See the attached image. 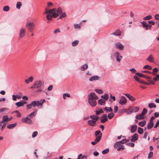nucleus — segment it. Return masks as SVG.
<instances>
[{"label": "nucleus", "mask_w": 159, "mask_h": 159, "mask_svg": "<svg viewBox=\"0 0 159 159\" xmlns=\"http://www.w3.org/2000/svg\"><path fill=\"white\" fill-rule=\"evenodd\" d=\"M44 14H48L46 16L47 20H51L52 18H56L59 16L58 19H62L66 16V14L63 12L62 9L61 7H58L57 9L53 8L51 10H48L47 8L45 9Z\"/></svg>", "instance_id": "obj_1"}, {"label": "nucleus", "mask_w": 159, "mask_h": 159, "mask_svg": "<svg viewBox=\"0 0 159 159\" xmlns=\"http://www.w3.org/2000/svg\"><path fill=\"white\" fill-rule=\"evenodd\" d=\"M98 99V97L94 92H92L88 95V101L90 105L92 107L96 106L97 104L96 100Z\"/></svg>", "instance_id": "obj_2"}, {"label": "nucleus", "mask_w": 159, "mask_h": 159, "mask_svg": "<svg viewBox=\"0 0 159 159\" xmlns=\"http://www.w3.org/2000/svg\"><path fill=\"white\" fill-rule=\"evenodd\" d=\"M44 84V82L41 80H38L34 83L31 86V88L34 89V88H40Z\"/></svg>", "instance_id": "obj_3"}, {"label": "nucleus", "mask_w": 159, "mask_h": 159, "mask_svg": "<svg viewBox=\"0 0 159 159\" xmlns=\"http://www.w3.org/2000/svg\"><path fill=\"white\" fill-rule=\"evenodd\" d=\"M148 22V24H147L146 22H143L142 23L143 26L144 27L146 28V30H147L148 27H149L150 28L151 25H150L149 24H151L153 25L155 23L154 22L152 21L149 20Z\"/></svg>", "instance_id": "obj_4"}, {"label": "nucleus", "mask_w": 159, "mask_h": 159, "mask_svg": "<svg viewBox=\"0 0 159 159\" xmlns=\"http://www.w3.org/2000/svg\"><path fill=\"white\" fill-rule=\"evenodd\" d=\"M25 29L24 28H21L20 30L19 39H20L23 38L25 35Z\"/></svg>", "instance_id": "obj_5"}, {"label": "nucleus", "mask_w": 159, "mask_h": 159, "mask_svg": "<svg viewBox=\"0 0 159 159\" xmlns=\"http://www.w3.org/2000/svg\"><path fill=\"white\" fill-rule=\"evenodd\" d=\"M26 26L30 31L33 30L35 27V25L33 22H27Z\"/></svg>", "instance_id": "obj_6"}, {"label": "nucleus", "mask_w": 159, "mask_h": 159, "mask_svg": "<svg viewBox=\"0 0 159 159\" xmlns=\"http://www.w3.org/2000/svg\"><path fill=\"white\" fill-rule=\"evenodd\" d=\"M46 101L44 99L40 100L39 101H36V107H41L42 106V104L45 102Z\"/></svg>", "instance_id": "obj_7"}, {"label": "nucleus", "mask_w": 159, "mask_h": 159, "mask_svg": "<svg viewBox=\"0 0 159 159\" xmlns=\"http://www.w3.org/2000/svg\"><path fill=\"white\" fill-rule=\"evenodd\" d=\"M115 55L116 57L117 61L120 62L122 58V56H120V53L118 52H116L115 54Z\"/></svg>", "instance_id": "obj_8"}, {"label": "nucleus", "mask_w": 159, "mask_h": 159, "mask_svg": "<svg viewBox=\"0 0 159 159\" xmlns=\"http://www.w3.org/2000/svg\"><path fill=\"white\" fill-rule=\"evenodd\" d=\"M36 101H33L30 104L27 105V109L29 110L31 108L32 106L34 107H36Z\"/></svg>", "instance_id": "obj_9"}, {"label": "nucleus", "mask_w": 159, "mask_h": 159, "mask_svg": "<svg viewBox=\"0 0 159 159\" xmlns=\"http://www.w3.org/2000/svg\"><path fill=\"white\" fill-rule=\"evenodd\" d=\"M108 120L107 115L106 114H104L101 118V122L104 123Z\"/></svg>", "instance_id": "obj_10"}, {"label": "nucleus", "mask_w": 159, "mask_h": 159, "mask_svg": "<svg viewBox=\"0 0 159 159\" xmlns=\"http://www.w3.org/2000/svg\"><path fill=\"white\" fill-rule=\"evenodd\" d=\"M126 103V100L124 96L121 97L119 103L121 105H124Z\"/></svg>", "instance_id": "obj_11"}, {"label": "nucleus", "mask_w": 159, "mask_h": 159, "mask_svg": "<svg viewBox=\"0 0 159 159\" xmlns=\"http://www.w3.org/2000/svg\"><path fill=\"white\" fill-rule=\"evenodd\" d=\"M100 77L98 75H95L90 77L89 80L90 81H92L94 80H98L100 79Z\"/></svg>", "instance_id": "obj_12"}, {"label": "nucleus", "mask_w": 159, "mask_h": 159, "mask_svg": "<svg viewBox=\"0 0 159 159\" xmlns=\"http://www.w3.org/2000/svg\"><path fill=\"white\" fill-rule=\"evenodd\" d=\"M130 140L132 142H134L137 140L138 139V134L136 133L134 134L131 136Z\"/></svg>", "instance_id": "obj_13"}, {"label": "nucleus", "mask_w": 159, "mask_h": 159, "mask_svg": "<svg viewBox=\"0 0 159 159\" xmlns=\"http://www.w3.org/2000/svg\"><path fill=\"white\" fill-rule=\"evenodd\" d=\"M87 123L89 125L94 126L96 124V122L93 120H89L88 121Z\"/></svg>", "instance_id": "obj_14"}, {"label": "nucleus", "mask_w": 159, "mask_h": 159, "mask_svg": "<svg viewBox=\"0 0 159 159\" xmlns=\"http://www.w3.org/2000/svg\"><path fill=\"white\" fill-rule=\"evenodd\" d=\"M26 102L23 101H20L19 102L16 103V105L18 107L23 106L24 104H25Z\"/></svg>", "instance_id": "obj_15"}, {"label": "nucleus", "mask_w": 159, "mask_h": 159, "mask_svg": "<svg viewBox=\"0 0 159 159\" xmlns=\"http://www.w3.org/2000/svg\"><path fill=\"white\" fill-rule=\"evenodd\" d=\"M146 60L151 62H153L154 61V57L152 55H150L147 58Z\"/></svg>", "instance_id": "obj_16"}, {"label": "nucleus", "mask_w": 159, "mask_h": 159, "mask_svg": "<svg viewBox=\"0 0 159 159\" xmlns=\"http://www.w3.org/2000/svg\"><path fill=\"white\" fill-rule=\"evenodd\" d=\"M34 80V77L32 76H30L27 79L25 80V82L27 84H28L30 82H32Z\"/></svg>", "instance_id": "obj_17"}, {"label": "nucleus", "mask_w": 159, "mask_h": 159, "mask_svg": "<svg viewBox=\"0 0 159 159\" xmlns=\"http://www.w3.org/2000/svg\"><path fill=\"white\" fill-rule=\"evenodd\" d=\"M116 46L117 48L120 50H122L124 48L123 46L119 42H118L116 43Z\"/></svg>", "instance_id": "obj_18"}, {"label": "nucleus", "mask_w": 159, "mask_h": 159, "mask_svg": "<svg viewBox=\"0 0 159 159\" xmlns=\"http://www.w3.org/2000/svg\"><path fill=\"white\" fill-rule=\"evenodd\" d=\"M90 118L91 120L95 121L96 122L98 120V117L96 115H92L90 116Z\"/></svg>", "instance_id": "obj_19"}, {"label": "nucleus", "mask_w": 159, "mask_h": 159, "mask_svg": "<svg viewBox=\"0 0 159 159\" xmlns=\"http://www.w3.org/2000/svg\"><path fill=\"white\" fill-rule=\"evenodd\" d=\"M125 95L131 101H135V98L130 94L128 93H126L125 94Z\"/></svg>", "instance_id": "obj_20"}, {"label": "nucleus", "mask_w": 159, "mask_h": 159, "mask_svg": "<svg viewBox=\"0 0 159 159\" xmlns=\"http://www.w3.org/2000/svg\"><path fill=\"white\" fill-rule=\"evenodd\" d=\"M145 78L147 79V80L148 81H149L151 84H154L155 83L154 82L152 81V80H151V78L150 77L148 76L145 75Z\"/></svg>", "instance_id": "obj_21"}, {"label": "nucleus", "mask_w": 159, "mask_h": 159, "mask_svg": "<svg viewBox=\"0 0 159 159\" xmlns=\"http://www.w3.org/2000/svg\"><path fill=\"white\" fill-rule=\"evenodd\" d=\"M137 126L136 125H134L131 127V131L132 133L134 132L136 130Z\"/></svg>", "instance_id": "obj_22"}, {"label": "nucleus", "mask_w": 159, "mask_h": 159, "mask_svg": "<svg viewBox=\"0 0 159 159\" xmlns=\"http://www.w3.org/2000/svg\"><path fill=\"white\" fill-rule=\"evenodd\" d=\"M153 126V122H149L148 124L147 125V129H151Z\"/></svg>", "instance_id": "obj_23"}, {"label": "nucleus", "mask_w": 159, "mask_h": 159, "mask_svg": "<svg viewBox=\"0 0 159 159\" xmlns=\"http://www.w3.org/2000/svg\"><path fill=\"white\" fill-rule=\"evenodd\" d=\"M16 125V123H14L9 125L7 126V128L9 129H11L15 127Z\"/></svg>", "instance_id": "obj_24"}, {"label": "nucleus", "mask_w": 159, "mask_h": 159, "mask_svg": "<svg viewBox=\"0 0 159 159\" xmlns=\"http://www.w3.org/2000/svg\"><path fill=\"white\" fill-rule=\"evenodd\" d=\"M98 103L101 105H104L105 103V101L103 99H100L98 101Z\"/></svg>", "instance_id": "obj_25"}, {"label": "nucleus", "mask_w": 159, "mask_h": 159, "mask_svg": "<svg viewBox=\"0 0 159 159\" xmlns=\"http://www.w3.org/2000/svg\"><path fill=\"white\" fill-rule=\"evenodd\" d=\"M88 68V66L86 64H85L83 66L81 67V70L82 71H84Z\"/></svg>", "instance_id": "obj_26"}, {"label": "nucleus", "mask_w": 159, "mask_h": 159, "mask_svg": "<svg viewBox=\"0 0 159 159\" xmlns=\"http://www.w3.org/2000/svg\"><path fill=\"white\" fill-rule=\"evenodd\" d=\"M78 158L76 159H86L87 157L85 156H82V154H80L78 156Z\"/></svg>", "instance_id": "obj_27"}, {"label": "nucleus", "mask_w": 159, "mask_h": 159, "mask_svg": "<svg viewBox=\"0 0 159 159\" xmlns=\"http://www.w3.org/2000/svg\"><path fill=\"white\" fill-rule=\"evenodd\" d=\"M136 118L138 120H141L143 119L144 118V116L141 113L137 115L136 116Z\"/></svg>", "instance_id": "obj_28"}, {"label": "nucleus", "mask_w": 159, "mask_h": 159, "mask_svg": "<svg viewBox=\"0 0 159 159\" xmlns=\"http://www.w3.org/2000/svg\"><path fill=\"white\" fill-rule=\"evenodd\" d=\"M102 134H101L100 135H99L98 136L96 137V139L95 141L96 142V143H98L102 137Z\"/></svg>", "instance_id": "obj_29"}, {"label": "nucleus", "mask_w": 159, "mask_h": 159, "mask_svg": "<svg viewBox=\"0 0 159 159\" xmlns=\"http://www.w3.org/2000/svg\"><path fill=\"white\" fill-rule=\"evenodd\" d=\"M101 98H103L104 100L105 101H107L109 97V95L107 94H105V95H102L101 96Z\"/></svg>", "instance_id": "obj_30"}, {"label": "nucleus", "mask_w": 159, "mask_h": 159, "mask_svg": "<svg viewBox=\"0 0 159 159\" xmlns=\"http://www.w3.org/2000/svg\"><path fill=\"white\" fill-rule=\"evenodd\" d=\"M96 112V116H98L100 114L103 113L104 111L102 109H100L99 111L96 110L95 111Z\"/></svg>", "instance_id": "obj_31"}, {"label": "nucleus", "mask_w": 159, "mask_h": 159, "mask_svg": "<svg viewBox=\"0 0 159 159\" xmlns=\"http://www.w3.org/2000/svg\"><path fill=\"white\" fill-rule=\"evenodd\" d=\"M121 34L120 31L119 30H117L115 31L114 33H112V34L115 35L116 36L120 35Z\"/></svg>", "instance_id": "obj_32"}, {"label": "nucleus", "mask_w": 159, "mask_h": 159, "mask_svg": "<svg viewBox=\"0 0 159 159\" xmlns=\"http://www.w3.org/2000/svg\"><path fill=\"white\" fill-rule=\"evenodd\" d=\"M104 110L107 111V112L111 111L112 109L111 107H106L104 108Z\"/></svg>", "instance_id": "obj_33"}, {"label": "nucleus", "mask_w": 159, "mask_h": 159, "mask_svg": "<svg viewBox=\"0 0 159 159\" xmlns=\"http://www.w3.org/2000/svg\"><path fill=\"white\" fill-rule=\"evenodd\" d=\"M22 5V4L20 2H17L16 4V7L18 9H20Z\"/></svg>", "instance_id": "obj_34"}, {"label": "nucleus", "mask_w": 159, "mask_h": 159, "mask_svg": "<svg viewBox=\"0 0 159 159\" xmlns=\"http://www.w3.org/2000/svg\"><path fill=\"white\" fill-rule=\"evenodd\" d=\"M139 110V107H133V108L132 111H133V112H136L138 111Z\"/></svg>", "instance_id": "obj_35"}, {"label": "nucleus", "mask_w": 159, "mask_h": 159, "mask_svg": "<svg viewBox=\"0 0 159 159\" xmlns=\"http://www.w3.org/2000/svg\"><path fill=\"white\" fill-rule=\"evenodd\" d=\"M94 91L96 93L99 94H102L103 93V91L102 90L100 89H95Z\"/></svg>", "instance_id": "obj_36"}, {"label": "nucleus", "mask_w": 159, "mask_h": 159, "mask_svg": "<svg viewBox=\"0 0 159 159\" xmlns=\"http://www.w3.org/2000/svg\"><path fill=\"white\" fill-rule=\"evenodd\" d=\"M152 19V16L151 15H148L144 17L143 18V20H149Z\"/></svg>", "instance_id": "obj_37"}, {"label": "nucleus", "mask_w": 159, "mask_h": 159, "mask_svg": "<svg viewBox=\"0 0 159 159\" xmlns=\"http://www.w3.org/2000/svg\"><path fill=\"white\" fill-rule=\"evenodd\" d=\"M114 114L113 112H111L108 114V117L109 119H111L114 117Z\"/></svg>", "instance_id": "obj_38"}, {"label": "nucleus", "mask_w": 159, "mask_h": 159, "mask_svg": "<svg viewBox=\"0 0 159 159\" xmlns=\"http://www.w3.org/2000/svg\"><path fill=\"white\" fill-rule=\"evenodd\" d=\"M148 106L150 108H152V107L156 108V106L153 103H150L148 104Z\"/></svg>", "instance_id": "obj_39"}, {"label": "nucleus", "mask_w": 159, "mask_h": 159, "mask_svg": "<svg viewBox=\"0 0 159 159\" xmlns=\"http://www.w3.org/2000/svg\"><path fill=\"white\" fill-rule=\"evenodd\" d=\"M36 114V112H33L30 114L28 116V117H33Z\"/></svg>", "instance_id": "obj_40"}, {"label": "nucleus", "mask_w": 159, "mask_h": 159, "mask_svg": "<svg viewBox=\"0 0 159 159\" xmlns=\"http://www.w3.org/2000/svg\"><path fill=\"white\" fill-rule=\"evenodd\" d=\"M125 148V147L124 145H121L120 146H118V147L117 148V150L118 151H120V150H122Z\"/></svg>", "instance_id": "obj_41"}, {"label": "nucleus", "mask_w": 159, "mask_h": 159, "mask_svg": "<svg viewBox=\"0 0 159 159\" xmlns=\"http://www.w3.org/2000/svg\"><path fill=\"white\" fill-rule=\"evenodd\" d=\"M143 69H148L150 70H151L152 69V67L151 66H150L149 65H145L143 67Z\"/></svg>", "instance_id": "obj_42"}, {"label": "nucleus", "mask_w": 159, "mask_h": 159, "mask_svg": "<svg viewBox=\"0 0 159 159\" xmlns=\"http://www.w3.org/2000/svg\"><path fill=\"white\" fill-rule=\"evenodd\" d=\"M146 122L145 121H142L139 123V125L141 127H143L146 124Z\"/></svg>", "instance_id": "obj_43"}, {"label": "nucleus", "mask_w": 159, "mask_h": 159, "mask_svg": "<svg viewBox=\"0 0 159 159\" xmlns=\"http://www.w3.org/2000/svg\"><path fill=\"white\" fill-rule=\"evenodd\" d=\"M153 79L155 81H159V75H157L155 77L153 78Z\"/></svg>", "instance_id": "obj_44"}, {"label": "nucleus", "mask_w": 159, "mask_h": 159, "mask_svg": "<svg viewBox=\"0 0 159 159\" xmlns=\"http://www.w3.org/2000/svg\"><path fill=\"white\" fill-rule=\"evenodd\" d=\"M79 43V41L75 40L72 43V45L73 46H75L77 45Z\"/></svg>", "instance_id": "obj_45"}, {"label": "nucleus", "mask_w": 159, "mask_h": 159, "mask_svg": "<svg viewBox=\"0 0 159 159\" xmlns=\"http://www.w3.org/2000/svg\"><path fill=\"white\" fill-rule=\"evenodd\" d=\"M138 133L140 134H142L143 132V129L140 127H139L138 129Z\"/></svg>", "instance_id": "obj_46"}, {"label": "nucleus", "mask_w": 159, "mask_h": 159, "mask_svg": "<svg viewBox=\"0 0 159 159\" xmlns=\"http://www.w3.org/2000/svg\"><path fill=\"white\" fill-rule=\"evenodd\" d=\"M2 119H3V120L5 121V122H8L9 118L7 117V116H3L2 118Z\"/></svg>", "instance_id": "obj_47"}, {"label": "nucleus", "mask_w": 159, "mask_h": 159, "mask_svg": "<svg viewBox=\"0 0 159 159\" xmlns=\"http://www.w3.org/2000/svg\"><path fill=\"white\" fill-rule=\"evenodd\" d=\"M130 140V139H124L122 140H121V142H122V143H125L127 142H129Z\"/></svg>", "instance_id": "obj_48"}, {"label": "nucleus", "mask_w": 159, "mask_h": 159, "mask_svg": "<svg viewBox=\"0 0 159 159\" xmlns=\"http://www.w3.org/2000/svg\"><path fill=\"white\" fill-rule=\"evenodd\" d=\"M9 10V6H5L3 8V10L5 11H7Z\"/></svg>", "instance_id": "obj_49"}, {"label": "nucleus", "mask_w": 159, "mask_h": 159, "mask_svg": "<svg viewBox=\"0 0 159 159\" xmlns=\"http://www.w3.org/2000/svg\"><path fill=\"white\" fill-rule=\"evenodd\" d=\"M147 110L145 108H144L142 111L141 114L144 116V115L147 113Z\"/></svg>", "instance_id": "obj_50"}, {"label": "nucleus", "mask_w": 159, "mask_h": 159, "mask_svg": "<svg viewBox=\"0 0 159 159\" xmlns=\"http://www.w3.org/2000/svg\"><path fill=\"white\" fill-rule=\"evenodd\" d=\"M81 23L79 24H76L74 25V27L75 29L80 28L81 27Z\"/></svg>", "instance_id": "obj_51"}, {"label": "nucleus", "mask_w": 159, "mask_h": 159, "mask_svg": "<svg viewBox=\"0 0 159 159\" xmlns=\"http://www.w3.org/2000/svg\"><path fill=\"white\" fill-rule=\"evenodd\" d=\"M109 151V149L108 148H107L102 151V153L103 154H106Z\"/></svg>", "instance_id": "obj_52"}, {"label": "nucleus", "mask_w": 159, "mask_h": 159, "mask_svg": "<svg viewBox=\"0 0 159 159\" xmlns=\"http://www.w3.org/2000/svg\"><path fill=\"white\" fill-rule=\"evenodd\" d=\"M102 134L99 131H96L95 132V135L96 137L98 136L99 135H100V134Z\"/></svg>", "instance_id": "obj_53"}, {"label": "nucleus", "mask_w": 159, "mask_h": 159, "mask_svg": "<svg viewBox=\"0 0 159 159\" xmlns=\"http://www.w3.org/2000/svg\"><path fill=\"white\" fill-rule=\"evenodd\" d=\"M28 118V117H26L22 118L21 120L22 122L23 123H26L27 120Z\"/></svg>", "instance_id": "obj_54"}, {"label": "nucleus", "mask_w": 159, "mask_h": 159, "mask_svg": "<svg viewBox=\"0 0 159 159\" xmlns=\"http://www.w3.org/2000/svg\"><path fill=\"white\" fill-rule=\"evenodd\" d=\"M26 123L29 124H32L33 122L32 120L30 119L29 117H28L27 119V120Z\"/></svg>", "instance_id": "obj_55"}, {"label": "nucleus", "mask_w": 159, "mask_h": 159, "mask_svg": "<svg viewBox=\"0 0 159 159\" xmlns=\"http://www.w3.org/2000/svg\"><path fill=\"white\" fill-rule=\"evenodd\" d=\"M136 74L140 77H143L144 78L146 75L139 73H136Z\"/></svg>", "instance_id": "obj_56"}, {"label": "nucleus", "mask_w": 159, "mask_h": 159, "mask_svg": "<svg viewBox=\"0 0 159 159\" xmlns=\"http://www.w3.org/2000/svg\"><path fill=\"white\" fill-rule=\"evenodd\" d=\"M153 155V152H149L148 155V158H150L152 157Z\"/></svg>", "instance_id": "obj_57"}, {"label": "nucleus", "mask_w": 159, "mask_h": 159, "mask_svg": "<svg viewBox=\"0 0 159 159\" xmlns=\"http://www.w3.org/2000/svg\"><path fill=\"white\" fill-rule=\"evenodd\" d=\"M38 134V132L37 131H35L34 132L32 135V137L34 138Z\"/></svg>", "instance_id": "obj_58"}, {"label": "nucleus", "mask_w": 159, "mask_h": 159, "mask_svg": "<svg viewBox=\"0 0 159 159\" xmlns=\"http://www.w3.org/2000/svg\"><path fill=\"white\" fill-rule=\"evenodd\" d=\"M126 144L132 147H133L134 146V144L132 143H127Z\"/></svg>", "instance_id": "obj_59"}, {"label": "nucleus", "mask_w": 159, "mask_h": 159, "mask_svg": "<svg viewBox=\"0 0 159 159\" xmlns=\"http://www.w3.org/2000/svg\"><path fill=\"white\" fill-rule=\"evenodd\" d=\"M119 143L118 142H116L115 143L114 145V147L115 148H117L118 147V146H119V144H118Z\"/></svg>", "instance_id": "obj_60"}, {"label": "nucleus", "mask_w": 159, "mask_h": 159, "mask_svg": "<svg viewBox=\"0 0 159 159\" xmlns=\"http://www.w3.org/2000/svg\"><path fill=\"white\" fill-rule=\"evenodd\" d=\"M134 79L136 81H137V82H139L140 79L138 77H137V76H134Z\"/></svg>", "instance_id": "obj_61"}, {"label": "nucleus", "mask_w": 159, "mask_h": 159, "mask_svg": "<svg viewBox=\"0 0 159 159\" xmlns=\"http://www.w3.org/2000/svg\"><path fill=\"white\" fill-rule=\"evenodd\" d=\"M152 71L155 73H157L158 71V70L157 68H154L152 70Z\"/></svg>", "instance_id": "obj_62"}, {"label": "nucleus", "mask_w": 159, "mask_h": 159, "mask_svg": "<svg viewBox=\"0 0 159 159\" xmlns=\"http://www.w3.org/2000/svg\"><path fill=\"white\" fill-rule=\"evenodd\" d=\"M53 88V86L52 85H50L48 88V90L49 91H50L52 90Z\"/></svg>", "instance_id": "obj_63"}, {"label": "nucleus", "mask_w": 159, "mask_h": 159, "mask_svg": "<svg viewBox=\"0 0 159 159\" xmlns=\"http://www.w3.org/2000/svg\"><path fill=\"white\" fill-rule=\"evenodd\" d=\"M155 19L156 20H159V15H156L155 16Z\"/></svg>", "instance_id": "obj_64"}]
</instances>
